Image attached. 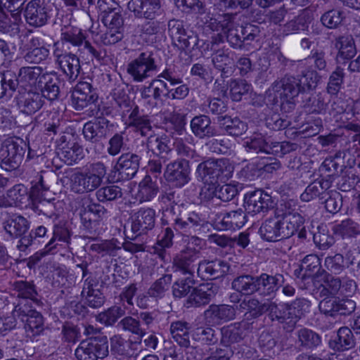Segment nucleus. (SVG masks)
I'll return each mask as SVG.
<instances>
[{
  "label": "nucleus",
  "instance_id": "7ed1b4c3",
  "mask_svg": "<svg viewBox=\"0 0 360 360\" xmlns=\"http://www.w3.org/2000/svg\"><path fill=\"white\" fill-rule=\"evenodd\" d=\"M107 174V167L100 161L91 163L83 172H77L70 177L71 190L84 194L96 190Z\"/></svg>",
  "mask_w": 360,
  "mask_h": 360
},
{
  "label": "nucleus",
  "instance_id": "6ab92c4d",
  "mask_svg": "<svg viewBox=\"0 0 360 360\" xmlns=\"http://www.w3.org/2000/svg\"><path fill=\"white\" fill-rule=\"evenodd\" d=\"M97 99L98 95L93 90L91 84L86 82H80L72 93L71 103L75 110L81 111L94 103Z\"/></svg>",
  "mask_w": 360,
  "mask_h": 360
},
{
  "label": "nucleus",
  "instance_id": "de8ad7c7",
  "mask_svg": "<svg viewBox=\"0 0 360 360\" xmlns=\"http://www.w3.org/2000/svg\"><path fill=\"white\" fill-rule=\"evenodd\" d=\"M142 147L146 150H151L152 153L160 159H164L165 155L171 151V148L168 144L166 136H150L148 138L147 143L145 146L142 144Z\"/></svg>",
  "mask_w": 360,
  "mask_h": 360
},
{
  "label": "nucleus",
  "instance_id": "aec40b11",
  "mask_svg": "<svg viewBox=\"0 0 360 360\" xmlns=\"http://www.w3.org/2000/svg\"><path fill=\"white\" fill-rule=\"evenodd\" d=\"M271 204V197L262 190L249 191L244 196L245 212L252 215L266 212Z\"/></svg>",
  "mask_w": 360,
  "mask_h": 360
},
{
  "label": "nucleus",
  "instance_id": "cd10ccee",
  "mask_svg": "<svg viewBox=\"0 0 360 360\" xmlns=\"http://www.w3.org/2000/svg\"><path fill=\"white\" fill-rule=\"evenodd\" d=\"M16 99L20 111L27 115L34 114L44 103L42 96L37 91H18Z\"/></svg>",
  "mask_w": 360,
  "mask_h": 360
},
{
  "label": "nucleus",
  "instance_id": "052dcab7",
  "mask_svg": "<svg viewBox=\"0 0 360 360\" xmlns=\"http://www.w3.org/2000/svg\"><path fill=\"white\" fill-rule=\"evenodd\" d=\"M295 324L310 312L311 306V302L304 297L297 298L290 303H288Z\"/></svg>",
  "mask_w": 360,
  "mask_h": 360
},
{
  "label": "nucleus",
  "instance_id": "a18cd8bd",
  "mask_svg": "<svg viewBox=\"0 0 360 360\" xmlns=\"http://www.w3.org/2000/svg\"><path fill=\"white\" fill-rule=\"evenodd\" d=\"M281 222L285 238L295 234L304 224V218L297 212L285 213L281 217Z\"/></svg>",
  "mask_w": 360,
  "mask_h": 360
},
{
  "label": "nucleus",
  "instance_id": "dca6fc26",
  "mask_svg": "<svg viewBox=\"0 0 360 360\" xmlns=\"http://www.w3.org/2000/svg\"><path fill=\"white\" fill-rule=\"evenodd\" d=\"M259 34L260 29L258 26L248 24L245 27L231 29L225 36L230 46L237 49H242L245 44H249L251 41L256 40Z\"/></svg>",
  "mask_w": 360,
  "mask_h": 360
},
{
  "label": "nucleus",
  "instance_id": "f704fd0d",
  "mask_svg": "<svg viewBox=\"0 0 360 360\" xmlns=\"http://www.w3.org/2000/svg\"><path fill=\"white\" fill-rule=\"evenodd\" d=\"M30 223L23 216L13 214L4 223V229L7 234L13 238H21L26 236L30 229Z\"/></svg>",
  "mask_w": 360,
  "mask_h": 360
},
{
  "label": "nucleus",
  "instance_id": "f8f14e48",
  "mask_svg": "<svg viewBox=\"0 0 360 360\" xmlns=\"http://www.w3.org/2000/svg\"><path fill=\"white\" fill-rule=\"evenodd\" d=\"M105 207L94 202L84 204L79 210L81 223L86 233L92 236L98 233L100 219L105 214Z\"/></svg>",
  "mask_w": 360,
  "mask_h": 360
},
{
  "label": "nucleus",
  "instance_id": "72a5a7b5",
  "mask_svg": "<svg viewBox=\"0 0 360 360\" xmlns=\"http://www.w3.org/2000/svg\"><path fill=\"white\" fill-rule=\"evenodd\" d=\"M261 238L266 241L276 242L285 238L281 217L275 216L266 219L259 229Z\"/></svg>",
  "mask_w": 360,
  "mask_h": 360
},
{
  "label": "nucleus",
  "instance_id": "680f3d73",
  "mask_svg": "<svg viewBox=\"0 0 360 360\" xmlns=\"http://www.w3.org/2000/svg\"><path fill=\"white\" fill-rule=\"evenodd\" d=\"M193 339L207 345H213L218 342V335L211 327H198L192 334Z\"/></svg>",
  "mask_w": 360,
  "mask_h": 360
},
{
  "label": "nucleus",
  "instance_id": "6e6552de",
  "mask_svg": "<svg viewBox=\"0 0 360 360\" xmlns=\"http://www.w3.org/2000/svg\"><path fill=\"white\" fill-rule=\"evenodd\" d=\"M127 71L136 82H142L152 77L158 72L155 54L152 51L141 52L128 63Z\"/></svg>",
  "mask_w": 360,
  "mask_h": 360
},
{
  "label": "nucleus",
  "instance_id": "e433bc0d",
  "mask_svg": "<svg viewBox=\"0 0 360 360\" xmlns=\"http://www.w3.org/2000/svg\"><path fill=\"white\" fill-rule=\"evenodd\" d=\"M125 123L128 124L129 127L134 128V131L142 136H148L152 131L151 121L148 115H141L138 105H134L129 112Z\"/></svg>",
  "mask_w": 360,
  "mask_h": 360
},
{
  "label": "nucleus",
  "instance_id": "ea45409f",
  "mask_svg": "<svg viewBox=\"0 0 360 360\" xmlns=\"http://www.w3.org/2000/svg\"><path fill=\"white\" fill-rule=\"evenodd\" d=\"M330 187L329 181L323 179H316L307 186L301 194L300 198L304 202H309L315 198H319L321 201L328 195Z\"/></svg>",
  "mask_w": 360,
  "mask_h": 360
},
{
  "label": "nucleus",
  "instance_id": "a878e982",
  "mask_svg": "<svg viewBox=\"0 0 360 360\" xmlns=\"http://www.w3.org/2000/svg\"><path fill=\"white\" fill-rule=\"evenodd\" d=\"M128 9L138 18L153 20L159 14L160 0H130Z\"/></svg>",
  "mask_w": 360,
  "mask_h": 360
},
{
  "label": "nucleus",
  "instance_id": "f257e3e1",
  "mask_svg": "<svg viewBox=\"0 0 360 360\" xmlns=\"http://www.w3.org/2000/svg\"><path fill=\"white\" fill-rule=\"evenodd\" d=\"M199 258L198 250L187 248L173 258L172 269L174 272L188 275V277L193 276L196 269L198 276L202 280L219 278L226 275L229 271V264L223 259L198 261Z\"/></svg>",
  "mask_w": 360,
  "mask_h": 360
},
{
  "label": "nucleus",
  "instance_id": "a211bd4d",
  "mask_svg": "<svg viewBox=\"0 0 360 360\" xmlns=\"http://www.w3.org/2000/svg\"><path fill=\"white\" fill-rule=\"evenodd\" d=\"M112 97V110L106 112L112 116H120L122 120L127 117V115L133 109L129 95L126 92L124 84H118L110 92Z\"/></svg>",
  "mask_w": 360,
  "mask_h": 360
},
{
  "label": "nucleus",
  "instance_id": "5701e85b",
  "mask_svg": "<svg viewBox=\"0 0 360 360\" xmlns=\"http://www.w3.org/2000/svg\"><path fill=\"white\" fill-rule=\"evenodd\" d=\"M211 51L212 63L214 68L221 72L222 78L230 77L233 72L234 65L233 53L225 46L217 49L213 47Z\"/></svg>",
  "mask_w": 360,
  "mask_h": 360
},
{
  "label": "nucleus",
  "instance_id": "58836bf2",
  "mask_svg": "<svg viewBox=\"0 0 360 360\" xmlns=\"http://www.w3.org/2000/svg\"><path fill=\"white\" fill-rule=\"evenodd\" d=\"M217 122L219 129L231 136L243 135L248 129V124L238 117L229 115L219 116Z\"/></svg>",
  "mask_w": 360,
  "mask_h": 360
},
{
  "label": "nucleus",
  "instance_id": "603ef678",
  "mask_svg": "<svg viewBox=\"0 0 360 360\" xmlns=\"http://www.w3.org/2000/svg\"><path fill=\"white\" fill-rule=\"evenodd\" d=\"M335 46L338 49V57L342 59H351L356 53L352 35L340 36L336 39Z\"/></svg>",
  "mask_w": 360,
  "mask_h": 360
},
{
  "label": "nucleus",
  "instance_id": "338daca9",
  "mask_svg": "<svg viewBox=\"0 0 360 360\" xmlns=\"http://www.w3.org/2000/svg\"><path fill=\"white\" fill-rule=\"evenodd\" d=\"M125 314V310L119 306H113L108 310L100 313L97 320L105 326H112Z\"/></svg>",
  "mask_w": 360,
  "mask_h": 360
},
{
  "label": "nucleus",
  "instance_id": "6e6d98bb",
  "mask_svg": "<svg viewBox=\"0 0 360 360\" xmlns=\"http://www.w3.org/2000/svg\"><path fill=\"white\" fill-rule=\"evenodd\" d=\"M12 287L14 294L18 297L22 298L21 300H26L31 303V301L37 300L36 297L38 293L33 282L26 281H15L12 284Z\"/></svg>",
  "mask_w": 360,
  "mask_h": 360
},
{
  "label": "nucleus",
  "instance_id": "20e7f679",
  "mask_svg": "<svg viewBox=\"0 0 360 360\" xmlns=\"http://www.w3.org/2000/svg\"><path fill=\"white\" fill-rule=\"evenodd\" d=\"M234 166L229 159H209L200 163L196 168V174L205 184L212 187L219 181L225 182L233 175Z\"/></svg>",
  "mask_w": 360,
  "mask_h": 360
},
{
  "label": "nucleus",
  "instance_id": "f03ea898",
  "mask_svg": "<svg viewBox=\"0 0 360 360\" xmlns=\"http://www.w3.org/2000/svg\"><path fill=\"white\" fill-rule=\"evenodd\" d=\"M163 79L169 82L171 86L180 84L182 79L176 74L174 68H166L162 72L153 79L148 85L140 89L141 97L151 109L159 110L164 105L165 90H168V84Z\"/></svg>",
  "mask_w": 360,
  "mask_h": 360
},
{
  "label": "nucleus",
  "instance_id": "f3484780",
  "mask_svg": "<svg viewBox=\"0 0 360 360\" xmlns=\"http://www.w3.org/2000/svg\"><path fill=\"white\" fill-rule=\"evenodd\" d=\"M44 72L39 66L22 67L17 75L18 91H37L41 83Z\"/></svg>",
  "mask_w": 360,
  "mask_h": 360
},
{
  "label": "nucleus",
  "instance_id": "13d9d810",
  "mask_svg": "<svg viewBox=\"0 0 360 360\" xmlns=\"http://www.w3.org/2000/svg\"><path fill=\"white\" fill-rule=\"evenodd\" d=\"M111 352L120 356L131 355L132 347L136 343L126 340L120 335H115L110 339Z\"/></svg>",
  "mask_w": 360,
  "mask_h": 360
},
{
  "label": "nucleus",
  "instance_id": "49530a36",
  "mask_svg": "<svg viewBox=\"0 0 360 360\" xmlns=\"http://www.w3.org/2000/svg\"><path fill=\"white\" fill-rule=\"evenodd\" d=\"M231 288L238 292L245 295H250L257 292V276L243 274L236 277Z\"/></svg>",
  "mask_w": 360,
  "mask_h": 360
},
{
  "label": "nucleus",
  "instance_id": "a19ab883",
  "mask_svg": "<svg viewBox=\"0 0 360 360\" xmlns=\"http://www.w3.org/2000/svg\"><path fill=\"white\" fill-rule=\"evenodd\" d=\"M41 83L38 90L43 98L49 101H55L58 98L60 94V80L54 73L45 72Z\"/></svg>",
  "mask_w": 360,
  "mask_h": 360
},
{
  "label": "nucleus",
  "instance_id": "ddd939ff",
  "mask_svg": "<svg viewBox=\"0 0 360 360\" xmlns=\"http://www.w3.org/2000/svg\"><path fill=\"white\" fill-rule=\"evenodd\" d=\"M168 30L172 39L178 43L176 46L179 49L191 51L198 45V36L191 31H186L181 20H170Z\"/></svg>",
  "mask_w": 360,
  "mask_h": 360
},
{
  "label": "nucleus",
  "instance_id": "9d476101",
  "mask_svg": "<svg viewBox=\"0 0 360 360\" xmlns=\"http://www.w3.org/2000/svg\"><path fill=\"white\" fill-rule=\"evenodd\" d=\"M53 56L60 70L70 81H75L81 71L79 57L65 49L63 44L56 42L53 44Z\"/></svg>",
  "mask_w": 360,
  "mask_h": 360
},
{
  "label": "nucleus",
  "instance_id": "4c0bfd02",
  "mask_svg": "<svg viewBox=\"0 0 360 360\" xmlns=\"http://www.w3.org/2000/svg\"><path fill=\"white\" fill-rule=\"evenodd\" d=\"M296 346L294 348L297 352L303 349H313L321 343V337L314 330L303 328L295 332Z\"/></svg>",
  "mask_w": 360,
  "mask_h": 360
},
{
  "label": "nucleus",
  "instance_id": "0eeeda50",
  "mask_svg": "<svg viewBox=\"0 0 360 360\" xmlns=\"http://www.w3.org/2000/svg\"><path fill=\"white\" fill-rule=\"evenodd\" d=\"M26 143L21 139H6L0 148V167L7 172L18 169L22 163L27 150Z\"/></svg>",
  "mask_w": 360,
  "mask_h": 360
},
{
  "label": "nucleus",
  "instance_id": "09e8293b",
  "mask_svg": "<svg viewBox=\"0 0 360 360\" xmlns=\"http://www.w3.org/2000/svg\"><path fill=\"white\" fill-rule=\"evenodd\" d=\"M186 116L180 113L170 115L165 123V131L174 139L186 134Z\"/></svg>",
  "mask_w": 360,
  "mask_h": 360
},
{
  "label": "nucleus",
  "instance_id": "c9c22d12",
  "mask_svg": "<svg viewBox=\"0 0 360 360\" xmlns=\"http://www.w3.org/2000/svg\"><path fill=\"white\" fill-rule=\"evenodd\" d=\"M159 192L160 186L157 176L147 174L139 184L136 198L140 202H150Z\"/></svg>",
  "mask_w": 360,
  "mask_h": 360
},
{
  "label": "nucleus",
  "instance_id": "393cba45",
  "mask_svg": "<svg viewBox=\"0 0 360 360\" xmlns=\"http://www.w3.org/2000/svg\"><path fill=\"white\" fill-rule=\"evenodd\" d=\"M284 282L285 278L281 274L273 275L262 273L257 276V292L264 297H274Z\"/></svg>",
  "mask_w": 360,
  "mask_h": 360
},
{
  "label": "nucleus",
  "instance_id": "864d4df0",
  "mask_svg": "<svg viewBox=\"0 0 360 360\" xmlns=\"http://www.w3.org/2000/svg\"><path fill=\"white\" fill-rule=\"evenodd\" d=\"M330 345L333 349L338 351L348 350L355 345L353 332L347 327L340 328L337 334V338L332 342Z\"/></svg>",
  "mask_w": 360,
  "mask_h": 360
},
{
  "label": "nucleus",
  "instance_id": "473e14b6",
  "mask_svg": "<svg viewBox=\"0 0 360 360\" xmlns=\"http://www.w3.org/2000/svg\"><path fill=\"white\" fill-rule=\"evenodd\" d=\"M64 138V136L61 138L63 141L58 146L57 154L63 162L72 165L83 158V149L77 142H65Z\"/></svg>",
  "mask_w": 360,
  "mask_h": 360
},
{
  "label": "nucleus",
  "instance_id": "1a4fd4ad",
  "mask_svg": "<svg viewBox=\"0 0 360 360\" xmlns=\"http://www.w3.org/2000/svg\"><path fill=\"white\" fill-rule=\"evenodd\" d=\"M163 176L172 187L183 188L191 180L189 162L184 158L171 161L166 165Z\"/></svg>",
  "mask_w": 360,
  "mask_h": 360
},
{
  "label": "nucleus",
  "instance_id": "9b49d317",
  "mask_svg": "<svg viewBox=\"0 0 360 360\" xmlns=\"http://www.w3.org/2000/svg\"><path fill=\"white\" fill-rule=\"evenodd\" d=\"M108 353L107 338L83 340L75 351L78 360H98L106 357Z\"/></svg>",
  "mask_w": 360,
  "mask_h": 360
},
{
  "label": "nucleus",
  "instance_id": "423d86ee",
  "mask_svg": "<svg viewBox=\"0 0 360 360\" xmlns=\"http://www.w3.org/2000/svg\"><path fill=\"white\" fill-rule=\"evenodd\" d=\"M13 319L23 323L28 336L39 335L44 329V320L41 314L33 309L31 302L20 300L13 310Z\"/></svg>",
  "mask_w": 360,
  "mask_h": 360
},
{
  "label": "nucleus",
  "instance_id": "bb28decb",
  "mask_svg": "<svg viewBox=\"0 0 360 360\" xmlns=\"http://www.w3.org/2000/svg\"><path fill=\"white\" fill-rule=\"evenodd\" d=\"M266 311L271 321L283 324V328L287 331H291L295 328V324L288 303L268 302Z\"/></svg>",
  "mask_w": 360,
  "mask_h": 360
},
{
  "label": "nucleus",
  "instance_id": "7c9ffc66",
  "mask_svg": "<svg viewBox=\"0 0 360 360\" xmlns=\"http://www.w3.org/2000/svg\"><path fill=\"white\" fill-rule=\"evenodd\" d=\"M192 133L200 139H210L218 135V131L212 125V121L206 115H196L191 120Z\"/></svg>",
  "mask_w": 360,
  "mask_h": 360
},
{
  "label": "nucleus",
  "instance_id": "774afa93",
  "mask_svg": "<svg viewBox=\"0 0 360 360\" xmlns=\"http://www.w3.org/2000/svg\"><path fill=\"white\" fill-rule=\"evenodd\" d=\"M96 195L100 202L112 201L122 198V191L118 186L110 185L98 188Z\"/></svg>",
  "mask_w": 360,
  "mask_h": 360
},
{
  "label": "nucleus",
  "instance_id": "bf43d9fd",
  "mask_svg": "<svg viewBox=\"0 0 360 360\" xmlns=\"http://www.w3.org/2000/svg\"><path fill=\"white\" fill-rule=\"evenodd\" d=\"M117 326L124 331L136 335L140 339L138 342L139 344H141V338L146 335V330L141 327L140 321L131 316L124 317L119 321Z\"/></svg>",
  "mask_w": 360,
  "mask_h": 360
},
{
  "label": "nucleus",
  "instance_id": "8fccbe9b",
  "mask_svg": "<svg viewBox=\"0 0 360 360\" xmlns=\"http://www.w3.org/2000/svg\"><path fill=\"white\" fill-rule=\"evenodd\" d=\"M188 330V323L186 321H174L170 326V333L173 339L182 347H188L189 346Z\"/></svg>",
  "mask_w": 360,
  "mask_h": 360
},
{
  "label": "nucleus",
  "instance_id": "39448f33",
  "mask_svg": "<svg viewBox=\"0 0 360 360\" xmlns=\"http://www.w3.org/2000/svg\"><path fill=\"white\" fill-rule=\"evenodd\" d=\"M168 212L172 214V225L177 231L195 233L207 223L204 214L197 211L190 212L185 205H172Z\"/></svg>",
  "mask_w": 360,
  "mask_h": 360
},
{
  "label": "nucleus",
  "instance_id": "e2e57ef3",
  "mask_svg": "<svg viewBox=\"0 0 360 360\" xmlns=\"http://www.w3.org/2000/svg\"><path fill=\"white\" fill-rule=\"evenodd\" d=\"M86 37L81 29L72 27L61 34V42L66 49V44H70L73 46H80L84 43Z\"/></svg>",
  "mask_w": 360,
  "mask_h": 360
},
{
  "label": "nucleus",
  "instance_id": "5fc2aeb1",
  "mask_svg": "<svg viewBox=\"0 0 360 360\" xmlns=\"http://www.w3.org/2000/svg\"><path fill=\"white\" fill-rule=\"evenodd\" d=\"M172 281V274L162 275L150 286L147 292L148 296L156 300L163 298L169 289Z\"/></svg>",
  "mask_w": 360,
  "mask_h": 360
},
{
  "label": "nucleus",
  "instance_id": "4468645a",
  "mask_svg": "<svg viewBox=\"0 0 360 360\" xmlns=\"http://www.w3.org/2000/svg\"><path fill=\"white\" fill-rule=\"evenodd\" d=\"M281 92V109L290 112L295 108L293 99L302 93L299 86L297 78L292 75H285L279 81H275Z\"/></svg>",
  "mask_w": 360,
  "mask_h": 360
},
{
  "label": "nucleus",
  "instance_id": "412c9836",
  "mask_svg": "<svg viewBox=\"0 0 360 360\" xmlns=\"http://www.w3.org/2000/svg\"><path fill=\"white\" fill-rule=\"evenodd\" d=\"M24 17L26 22L34 27H40L47 23L48 9L41 0H31L24 8Z\"/></svg>",
  "mask_w": 360,
  "mask_h": 360
},
{
  "label": "nucleus",
  "instance_id": "2f4dec72",
  "mask_svg": "<svg viewBox=\"0 0 360 360\" xmlns=\"http://www.w3.org/2000/svg\"><path fill=\"white\" fill-rule=\"evenodd\" d=\"M248 326L249 323L243 321L223 327L221 329V342L225 346L240 342L245 338Z\"/></svg>",
  "mask_w": 360,
  "mask_h": 360
},
{
  "label": "nucleus",
  "instance_id": "b1692460",
  "mask_svg": "<svg viewBox=\"0 0 360 360\" xmlns=\"http://www.w3.org/2000/svg\"><path fill=\"white\" fill-rule=\"evenodd\" d=\"M218 287L212 283L200 284L194 288L186 300V306L199 307L207 304L217 295Z\"/></svg>",
  "mask_w": 360,
  "mask_h": 360
},
{
  "label": "nucleus",
  "instance_id": "4d7b16f0",
  "mask_svg": "<svg viewBox=\"0 0 360 360\" xmlns=\"http://www.w3.org/2000/svg\"><path fill=\"white\" fill-rule=\"evenodd\" d=\"M341 281L331 274H326L323 283L318 288L321 297H335L340 290Z\"/></svg>",
  "mask_w": 360,
  "mask_h": 360
},
{
  "label": "nucleus",
  "instance_id": "c756f323",
  "mask_svg": "<svg viewBox=\"0 0 360 360\" xmlns=\"http://www.w3.org/2000/svg\"><path fill=\"white\" fill-rule=\"evenodd\" d=\"M206 321L211 324H221L233 319L236 310L233 307L228 304H212L204 312Z\"/></svg>",
  "mask_w": 360,
  "mask_h": 360
},
{
  "label": "nucleus",
  "instance_id": "79ce46f5",
  "mask_svg": "<svg viewBox=\"0 0 360 360\" xmlns=\"http://www.w3.org/2000/svg\"><path fill=\"white\" fill-rule=\"evenodd\" d=\"M174 237V233L171 227L163 229L158 236L157 242L150 247L148 251L151 254L157 255L161 260L165 261L167 255V249L173 245Z\"/></svg>",
  "mask_w": 360,
  "mask_h": 360
},
{
  "label": "nucleus",
  "instance_id": "c03bdc74",
  "mask_svg": "<svg viewBox=\"0 0 360 360\" xmlns=\"http://www.w3.org/2000/svg\"><path fill=\"white\" fill-rule=\"evenodd\" d=\"M269 136L261 133L253 134L243 140V146L247 153L254 155L260 153H266Z\"/></svg>",
  "mask_w": 360,
  "mask_h": 360
},
{
  "label": "nucleus",
  "instance_id": "69168bd1",
  "mask_svg": "<svg viewBox=\"0 0 360 360\" xmlns=\"http://www.w3.org/2000/svg\"><path fill=\"white\" fill-rule=\"evenodd\" d=\"M82 295L84 298L85 304L92 308H98L105 302L103 293L98 290L92 288L90 285L83 288Z\"/></svg>",
  "mask_w": 360,
  "mask_h": 360
},
{
  "label": "nucleus",
  "instance_id": "c85d7f7f",
  "mask_svg": "<svg viewBox=\"0 0 360 360\" xmlns=\"http://www.w3.org/2000/svg\"><path fill=\"white\" fill-rule=\"evenodd\" d=\"M247 221L246 212L242 208L217 214L215 226L219 230H230L243 227Z\"/></svg>",
  "mask_w": 360,
  "mask_h": 360
},
{
  "label": "nucleus",
  "instance_id": "0e129e2a",
  "mask_svg": "<svg viewBox=\"0 0 360 360\" xmlns=\"http://www.w3.org/2000/svg\"><path fill=\"white\" fill-rule=\"evenodd\" d=\"M303 107L308 113L322 114L326 109V103L321 94L311 95L304 101Z\"/></svg>",
  "mask_w": 360,
  "mask_h": 360
},
{
  "label": "nucleus",
  "instance_id": "4be33fe9",
  "mask_svg": "<svg viewBox=\"0 0 360 360\" xmlns=\"http://www.w3.org/2000/svg\"><path fill=\"white\" fill-rule=\"evenodd\" d=\"M143 156L141 150L123 153L118 158L115 168L125 179H131L139 171Z\"/></svg>",
  "mask_w": 360,
  "mask_h": 360
},
{
  "label": "nucleus",
  "instance_id": "37998d69",
  "mask_svg": "<svg viewBox=\"0 0 360 360\" xmlns=\"http://www.w3.org/2000/svg\"><path fill=\"white\" fill-rule=\"evenodd\" d=\"M48 229L46 226L40 225L32 229L30 232L19 240L17 248L21 252L25 251L30 246L44 243L48 238Z\"/></svg>",
  "mask_w": 360,
  "mask_h": 360
},
{
  "label": "nucleus",
  "instance_id": "3c124183",
  "mask_svg": "<svg viewBox=\"0 0 360 360\" xmlns=\"http://www.w3.org/2000/svg\"><path fill=\"white\" fill-rule=\"evenodd\" d=\"M17 74L12 70L0 72V98L11 97L18 89Z\"/></svg>",
  "mask_w": 360,
  "mask_h": 360
},
{
  "label": "nucleus",
  "instance_id": "2eb2a0df",
  "mask_svg": "<svg viewBox=\"0 0 360 360\" xmlns=\"http://www.w3.org/2000/svg\"><path fill=\"white\" fill-rule=\"evenodd\" d=\"M131 230L137 236L146 234L155 226L156 212L151 207H141L130 217Z\"/></svg>",
  "mask_w": 360,
  "mask_h": 360
}]
</instances>
